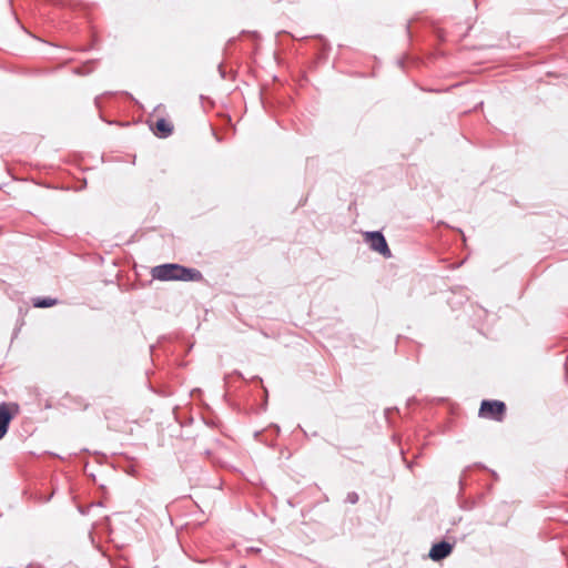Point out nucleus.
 <instances>
[{"instance_id":"1","label":"nucleus","mask_w":568,"mask_h":568,"mask_svg":"<svg viewBox=\"0 0 568 568\" xmlns=\"http://www.w3.org/2000/svg\"><path fill=\"white\" fill-rule=\"evenodd\" d=\"M151 275L160 281H197L201 273L194 268H186L179 264H163L152 268Z\"/></svg>"},{"instance_id":"2","label":"nucleus","mask_w":568,"mask_h":568,"mask_svg":"<svg viewBox=\"0 0 568 568\" xmlns=\"http://www.w3.org/2000/svg\"><path fill=\"white\" fill-rule=\"evenodd\" d=\"M364 239L373 251L382 254L384 257L387 258L392 256L386 240L381 232H366L364 234Z\"/></svg>"},{"instance_id":"3","label":"nucleus","mask_w":568,"mask_h":568,"mask_svg":"<svg viewBox=\"0 0 568 568\" xmlns=\"http://www.w3.org/2000/svg\"><path fill=\"white\" fill-rule=\"evenodd\" d=\"M505 404L499 400H484L480 405L479 415L487 418L500 420L505 413Z\"/></svg>"},{"instance_id":"4","label":"nucleus","mask_w":568,"mask_h":568,"mask_svg":"<svg viewBox=\"0 0 568 568\" xmlns=\"http://www.w3.org/2000/svg\"><path fill=\"white\" fill-rule=\"evenodd\" d=\"M453 550V546L446 541H442L432 547L429 551V557L437 561L446 558Z\"/></svg>"},{"instance_id":"5","label":"nucleus","mask_w":568,"mask_h":568,"mask_svg":"<svg viewBox=\"0 0 568 568\" xmlns=\"http://www.w3.org/2000/svg\"><path fill=\"white\" fill-rule=\"evenodd\" d=\"M11 419L9 406L7 404L0 405V439L6 435L8 425Z\"/></svg>"},{"instance_id":"6","label":"nucleus","mask_w":568,"mask_h":568,"mask_svg":"<svg viewBox=\"0 0 568 568\" xmlns=\"http://www.w3.org/2000/svg\"><path fill=\"white\" fill-rule=\"evenodd\" d=\"M173 131V126L165 119H160L156 121L155 126L153 128V132L159 138H166Z\"/></svg>"},{"instance_id":"7","label":"nucleus","mask_w":568,"mask_h":568,"mask_svg":"<svg viewBox=\"0 0 568 568\" xmlns=\"http://www.w3.org/2000/svg\"><path fill=\"white\" fill-rule=\"evenodd\" d=\"M57 304V300L50 297H38L33 300V306L36 307H51Z\"/></svg>"},{"instance_id":"8","label":"nucleus","mask_w":568,"mask_h":568,"mask_svg":"<svg viewBox=\"0 0 568 568\" xmlns=\"http://www.w3.org/2000/svg\"><path fill=\"white\" fill-rule=\"evenodd\" d=\"M358 497L355 493H351L347 495V500L352 504H355L357 501Z\"/></svg>"}]
</instances>
